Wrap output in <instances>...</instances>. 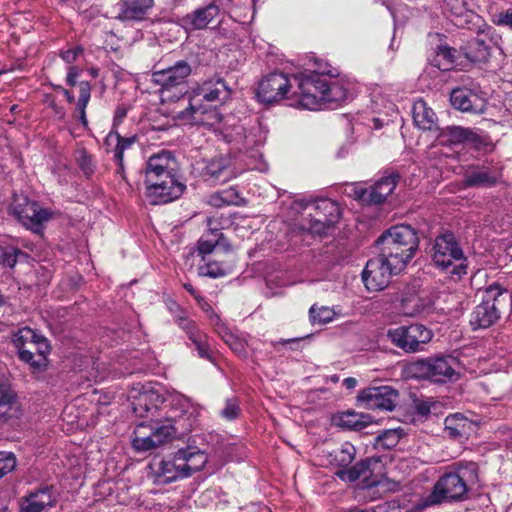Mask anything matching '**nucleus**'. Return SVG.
Here are the masks:
<instances>
[{
	"label": "nucleus",
	"instance_id": "1",
	"mask_svg": "<svg viewBox=\"0 0 512 512\" xmlns=\"http://www.w3.org/2000/svg\"><path fill=\"white\" fill-rule=\"evenodd\" d=\"M477 482L478 465L475 462L454 463L439 477L429 493L414 496L409 509L422 512L445 502L461 501Z\"/></svg>",
	"mask_w": 512,
	"mask_h": 512
},
{
	"label": "nucleus",
	"instance_id": "2",
	"mask_svg": "<svg viewBox=\"0 0 512 512\" xmlns=\"http://www.w3.org/2000/svg\"><path fill=\"white\" fill-rule=\"evenodd\" d=\"M231 93V88L222 77L216 75L206 79L192 89L188 106L177 112L175 118L185 124L203 122V116L211 107L226 102L230 99Z\"/></svg>",
	"mask_w": 512,
	"mask_h": 512
},
{
	"label": "nucleus",
	"instance_id": "3",
	"mask_svg": "<svg viewBox=\"0 0 512 512\" xmlns=\"http://www.w3.org/2000/svg\"><path fill=\"white\" fill-rule=\"evenodd\" d=\"M376 242L381 246L379 255L395 270L402 271L413 258L419 238L409 225H397L382 234Z\"/></svg>",
	"mask_w": 512,
	"mask_h": 512
},
{
	"label": "nucleus",
	"instance_id": "4",
	"mask_svg": "<svg viewBox=\"0 0 512 512\" xmlns=\"http://www.w3.org/2000/svg\"><path fill=\"white\" fill-rule=\"evenodd\" d=\"M459 361L451 355H441L419 359L410 363L407 372L415 379L429 380L444 384L459 379Z\"/></svg>",
	"mask_w": 512,
	"mask_h": 512
},
{
	"label": "nucleus",
	"instance_id": "5",
	"mask_svg": "<svg viewBox=\"0 0 512 512\" xmlns=\"http://www.w3.org/2000/svg\"><path fill=\"white\" fill-rule=\"evenodd\" d=\"M434 265L442 271L460 278L466 274V261L455 235L446 231L438 235L431 249Z\"/></svg>",
	"mask_w": 512,
	"mask_h": 512
},
{
	"label": "nucleus",
	"instance_id": "6",
	"mask_svg": "<svg viewBox=\"0 0 512 512\" xmlns=\"http://www.w3.org/2000/svg\"><path fill=\"white\" fill-rule=\"evenodd\" d=\"M295 89L292 91L294 102L309 110L319 109L325 104V95L328 87V78L323 74L302 72L293 75Z\"/></svg>",
	"mask_w": 512,
	"mask_h": 512
},
{
	"label": "nucleus",
	"instance_id": "7",
	"mask_svg": "<svg viewBox=\"0 0 512 512\" xmlns=\"http://www.w3.org/2000/svg\"><path fill=\"white\" fill-rule=\"evenodd\" d=\"M192 73L191 65L184 60L177 61L173 66L152 73V81L161 87L160 96L163 102L176 101L188 93L187 79Z\"/></svg>",
	"mask_w": 512,
	"mask_h": 512
},
{
	"label": "nucleus",
	"instance_id": "8",
	"mask_svg": "<svg viewBox=\"0 0 512 512\" xmlns=\"http://www.w3.org/2000/svg\"><path fill=\"white\" fill-rule=\"evenodd\" d=\"M386 336L405 353H416L424 350V346L432 340L433 333L422 324H410L389 328Z\"/></svg>",
	"mask_w": 512,
	"mask_h": 512
},
{
	"label": "nucleus",
	"instance_id": "9",
	"mask_svg": "<svg viewBox=\"0 0 512 512\" xmlns=\"http://www.w3.org/2000/svg\"><path fill=\"white\" fill-rule=\"evenodd\" d=\"M151 432H145L146 426L141 423L135 431L132 446L138 452H147L159 448L173 439L177 433V427L170 420H153Z\"/></svg>",
	"mask_w": 512,
	"mask_h": 512
},
{
	"label": "nucleus",
	"instance_id": "10",
	"mask_svg": "<svg viewBox=\"0 0 512 512\" xmlns=\"http://www.w3.org/2000/svg\"><path fill=\"white\" fill-rule=\"evenodd\" d=\"M356 456V448L351 443H344L340 448L329 454V464L337 468L335 475L343 481L355 482L368 469L366 460H361L353 465Z\"/></svg>",
	"mask_w": 512,
	"mask_h": 512
},
{
	"label": "nucleus",
	"instance_id": "11",
	"mask_svg": "<svg viewBox=\"0 0 512 512\" xmlns=\"http://www.w3.org/2000/svg\"><path fill=\"white\" fill-rule=\"evenodd\" d=\"M294 89L293 76L290 78L284 73L273 72L259 82L256 95L260 102L271 104L284 98L294 100L291 95Z\"/></svg>",
	"mask_w": 512,
	"mask_h": 512
},
{
	"label": "nucleus",
	"instance_id": "12",
	"mask_svg": "<svg viewBox=\"0 0 512 512\" xmlns=\"http://www.w3.org/2000/svg\"><path fill=\"white\" fill-rule=\"evenodd\" d=\"M501 294L499 285L489 286L485 293V299L471 313L470 325L473 330L489 328L499 319L500 313L496 302Z\"/></svg>",
	"mask_w": 512,
	"mask_h": 512
},
{
	"label": "nucleus",
	"instance_id": "13",
	"mask_svg": "<svg viewBox=\"0 0 512 512\" xmlns=\"http://www.w3.org/2000/svg\"><path fill=\"white\" fill-rule=\"evenodd\" d=\"M144 183L146 196L150 203L154 205L169 203L178 199L186 188L185 184L179 181L176 174Z\"/></svg>",
	"mask_w": 512,
	"mask_h": 512
},
{
	"label": "nucleus",
	"instance_id": "14",
	"mask_svg": "<svg viewBox=\"0 0 512 512\" xmlns=\"http://www.w3.org/2000/svg\"><path fill=\"white\" fill-rule=\"evenodd\" d=\"M398 180L399 175L397 173H390L368 188L353 186L352 195L362 204H381L394 191Z\"/></svg>",
	"mask_w": 512,
	"mask_h": 512
},
{
	"label": "nucleus",
	"instance_id": "15",
	"mask_svg": "<svg viewBox=\"0 0 512 512\" xmlns=\"http://www.w3.org/2000/svg\"><path fill=\"white\" fill-rule=\"evenodd\" d=\"M380 255L367 261L362 272V280L369 291H381L386 288L392 275L400 273Z\"/></svg>",
	"mask_w": 512,
	"mask_h": 512
},
{
	"label": "nucleus",
	"instance_id": "16",
	"mask_svg": "<svg viewBox=\"0 0 512 512\" xmlns=\"http://www.w3.org/2000/svg\"><path fill=\"white\" fill-rule=\"evenodd\" d=\"M193 169L205 182L212 185L224 184L234 178L229 160L224 157L199 160Z\"/></svg>",
	"mask_w": 512,
	"mask_h": 512
},
{
	"label": "nucleus",
	"instance_id": "17",
	"mask_svg": "<svg viewBox=\"0 0 512 512\" xmlns=\"http://www.w3.org/2000/svg\"><path fill=\"white\" fill-rule=\"evenodd\" d=\"M398 392L390 386L368 387L358 394V401L368 409L392 411Z\"/></svg>",
	"mask_w": 512,
	"mask_h": 512
},
{
	"label": "nucleus",
	"instance_id": "18",
	"mask_svg": "<svg viewBox=\"0 0 512 512\" xmlns=\"http://www.w3.org/2000/svg\"><path fill=\"white\" fill-rule=\"evenodd\" d=\"M437 139L441 145L465 144L476 149L486 145V138L479 134L478 131L462 126H447L443 128Z\"/></svg>",
	"mask_w": 512,
	"mask_h": 512
},
{
	"label": "nucleus",
	"instance_id": "19",
	"mask_svg": "<svg viewBox=\"0 0 512 512\" xmlns=\"http://www.w3.org/2000/svg\"><path fill=\"white\" fill-rule=\"evenodd\" d=\"M177 170L178 164L174 154L171 151L161 150L148 158L144 182L167 178V176L177 174Z\"/></svg>",
	"mask_w": 512,
	"mask_h": 512
},
{
	"label": "nucleus",
	"instance_id": "20",
	"mask_svg": "<svg viewBox=\"0 0 512 512\" xmlns=\"http://www.w3.org/2000/svg\"><path fill=\"white\" fill-rule=\"evenodd\" d=\"M14 214L23 226L38 230L42 224L51 218V212L42 208L37 202L23 198L22 202L14 205Z\"/></svg>",
	"mask_w": 512,
	"mask_h": 512
},
{
	"label": "nucleus",
	"instance_id": "21",
	"mask_svg": "<svg viewBox=\"0 0 512 512\" xmlns=\"http://www.w3.org/2000/svg\"><path fill=\"white\" fill-rule=\"evenodd\" d=\"M208 229L203 233L197 242V252L202 258L211 254L216 247L224 251H231V244L226 240L221 232L220 223L213 217L207 218Z\"/></svg>",
	"mask_w": 512,
	"mask_h": 512
},
{
	"label": "nucleus",
	"instance_id": "22",
	"mask_svg": "<svg viewBox=\"0 0 512 512\" xmlns=\"http://www.w3.org/2000/svg\"><path fill=\"white\" fill-rule=\"evenodd\" d=\"M56 504V496L51 486H43L19 500L20 512H47Z\"/></svg>",
	"mask_w": 512,
	"mask_h": 512
},
{
	"label": "nucleus",
	"instance_id": "23",
	"mask_svg": "<svg viewBox=\"0 0 512 512\" xmlns=\"http://www.w3.org/2000/svg\"><path fill=\"white\" fill-rule=\"evenodd\" d=\"M450 101L454 108L463 112L481 114L486 110L485 98L467 88L453 89Z\"/></svg>",
	"mask_w": 512,
	"mask_h": 512
},
{
	"label": "nucleus",
	"instance_id": "24",
	"mask_svg": "<svg viewBox=\"0 0 512 512\" xmlns=\"http://www.w3.org/2000/svg\"><path fill=\"white\" fill-rule=\"evenodd\" d=\"M13 344L34 347L37 355L36 364H45L46 356L50 352L48 340L29 327H23L14 334Z\"/></svg>",
	"mask_w": 512,
	"mask_h": 512
},
{
	"label": "nucleus",
	"instance_id": "25",
	"mask_svg": "<svg viewBox=\"0 0 512 512\" xmlns=\"http://www.w3.org/2000/svg\"><path fill=\"white\" fill-rule=\"evenodd\" d=\"M21 412L17 394L6 380L0 378V422L18 419Z\"/></svg>",
	"mask_w": 512,
	"mask_h": 512
},
{
	"label": "nucleus",
	"instance_id": "26",
	"mask_svg": "<svg viewBox=\"0 0 512 512\" xmlns=\"http://www.w3.org/2000/svg\"><path fill=\"white\" fill-rule=\"evenodd\" d=\"M184 452L179 449L171 458L160 461L157 476L162 483H171L180 478L189 477L185 468Z\"/></svg>",
	"mask_w": 512,
	"mask_h": 512
},
{
	"label": "nucleus",
	"instance_id": "27",
	"mask_svg": "<svg viewBox=\"0 0 512 512\" xmlns=\"http://www.w3.org/2000/svg\"><path fill=\"white\" fill-rule=\"evenodd\" d=\"M199 414V407L184 395L174 396L171 400V409L165 420H170L172 424H176L181 420L191 421ZM185 429L191 427V422L184 425Z\"/></svg>",
	"mask_w": 512,
	"mask_h": 512
},
{
	"label": "nucleus",
	"instance_id": "28",
	"mask_svg": "<svg viewBox=\"0 0 512 512\" xmlns=\"http://www.w3.org/2000/svg\"><path fill=\"white\" fill-rule=\"evenodd\" d=\"M164 402L163 397L155 391H143L133 401V411L136 416L141 418H150L153 421V417L160 405Z\"/></svg>",
	"mask_w": 512,
	"mask_h": 512
},
{
	"label": "nucleus",
	"instance_id": "29",
	"mask_svg": "<svg viewBox=\"0 0 512 512\" xmlns=\"http://www.w3.org/2000/svg\"><path fill=\"white\" fill-rule=\"evenodd\" d=\"M154 5V0H120L118 19L142 21Z\"/></svg>",
	"mask_w": 512,
	"mask_h": 512
},
{
	"label": "nucleus",
	"instance_id": "30",
	"mask_svg": "<svg viewBox=\"0 0 512 512\" xmlns=\"http://www.w3.org/2000/svg\"><path fill=\"white\" fill-rule=\"evenodd\" d=\"M444 430L454 440L467 438L474 430L471 420L460 413L448 415L444 420Z\"/></svg>",
	"mask_w": 512,
	"mask_h": 512
},
{
	"label": "nucleus",
	"instance_id": "31",
	"mask_svg": "<svg viewBox=\"0 0 512 512\" xmlns=\"http://www.w3.org/2000/svg\"><path fill=\"white\" fill-rule=\"evenodd\" d=\"M493 39L488 37L487 34H479L476 38L471 40L466 49L465 56L468 60L475 63L486 62L490 56L491 43Z\"/></svg>",
	"mask_w": 512,
	"mask_h": 512
},
{
	"label": "nucleus",
	"instance_id": "32",
	"mask_svg": "<svg viewBox=\"0 0 512 512\" xmlns=\"http://www.w3.org/2000/svg\"><path fill=\"white\" fill-rule=\"evenodd\" d=\"M325 104H341L353 97V84L344 79H328V87L325 92Z\"/></svg>",
	"mask_w": 512,
	"mask_h": 512
},
{
	"label": "nucleus",
	"instance_id": "33",
	"mask_svg": "<svg viewBox=\"0 0 512 512\" xmlns=\"http://www.w3.org/2000/svg\"><path fill=\"white\" fill-rule=\"evenodd\" d=\"M219 8L214 4L198 8L194 12L187 14L183 18V23L187 28L204 29L218 15Z\"/></svg>",
	"mask_w": 512,
	"mask_h": 512
},
{
	"label": "nucleus",
	"instance_id": "34",
	"mask_svg": "<svg viewBox=\"0 0 512 512\" xmlns=\"http://www.w3.org/2000/svg\"><path fill=\"white\" fill-rule=\"evenodd\" d=\"M415 125L421 130H432L436 125V114L423 99H417L412 106Z\"/></svg>",
	"mask_w": 512,
	"mask_h": 512
},
{
	"label": "nucleus",
	"instance_id": "35",
	"mask_svg": "<svg viewBox=\"0 0 512 512\" xmlns=\"http://www.w3.org/2000/svg\"><path fill=\"white\" fill-rule=\"evenodd\" d=\"M371 423H373V417L368 414L346 411L339 416L338 425L342 428L360 431Z\"/></svg>",
	"mask_w": 512,
	"mask_h": 512
},
{
	"label": "nucleus",
	"instance_id": "36",
	"mask_svg": "<svg viewBox=\"0 0 512 512\" xmlns=\"http://www.w3.org/2000/svg\"><path fill=\"white\" fill-rule=\"evenodd\" d=\"M113 141L116 142L115 147L113 148V157L122 168V162L124 160V151L129 149L136 141V136L132 137H122L118 132L112 130L106 137L105 144L110 145Z\"/></svg>",
	"mask_w": 512,
	"mask_h": 512
},
{
	"label": "nucleus",
	"instance_id": "37",
	"mask_svg": "<svg viewBox=\"0 0 512 512\" xmlns=\"http://www.w3.org/2000/svg\"><path fill=\"white\" fill-rule=\"evenodd\" d=\"M498 179V174L488 168H480L465 176V183L469 187H490Z\"/></svg>",
	"mask_w": 512,
	"mask_h": 512
},
{
	"label": "nucleus",
	"instance_id": "38",
	"mask_svg": "<svg viewBox=\"0 0 512 512\" xmlns=\"http://www.w3.org/2000/svg\"><path fill=\"white\" fill-rule=\"evenodd\" d=\"M314 214L309 216L313 217H324L328 222L337 223L340 218V207L339 205L328 198H322L316 201L314 204Z\"/></svg>",
	"mask_w": 512,
	"mask_h": 512
},
{
	"label": "nucleus",
	"instance_id": "39",
	"mask_svg": "<svg viewBox=\"0 0 512 512\" xmlns=\"http://www.w3.org/2000/svg\"><path fill=\"white\" fill-rule=\"evenodd\" d=\"M184 452L185 468L189 476L193 473L200 471L207 463V456L200 450H194L191 447L180 449Z\"/></svg>",
	"mask_w": 512,
	"mask_h": 512
},
{
	"label": "nucleus",
	"instance_id": "40",
	"mask_svg": "<svg viewBox=\"0 0 512 512\" xmlns=\"http://www.w3.org/2000/svg\"><path fill=\"white\" fill-rule=\"evenodd\" d=\"M216 332L221 339L236 353L244 354L246 351V340L240 338L224 324H219L216 328Z\"/></svg>",
	"mask_w": 512,
	"mask_h": 512
},
{
	"label": "nucleus",
	"instance_id": "41",
	"mask_svg": "<svg viewBox=\"0 0 512 512\" xmlns=\"http://www.w3.org/2000/svg\"><path fill=\"white\" fill-rule=\"evenodd\" d=\"M79 99L76 104V110L79 114V120L84 126H87L88 121L86 118V107L91 98V85L87 81H81L78 84Z\"/></svg>",
	"mask_w": 512,
	"mask_h": 512
},
{
	"label": "nucleus",
	"instance_id": "42",
	"mask_svg": "<svg viewBox=\"0 0 512 512\" xmlns=\"http://www.w3.org/2000/svg\"><path fill=\"white\" fill-rule=\"evenodd\" d=\"M336 312L328 306L312 305L309 309V318L312 324L323 325L334 320Z\"/></svg>",
	"mask_w": 512,
	"mask_h": 512
},
{
	"label": "nucleus",
	"instance_id": "43",
	"mask_svg": "<svg viewBox=\"0 0 512 512\" xmlns=\"http://www.w3.org/2000/svg\"><path fill=\"white\" fill-rule=\"evenodd\" d=\"M27 259L28 255L19 248L8 246L0 248V265L13 268L20 259Z\"/></svg>",
	"mask_w": 512,
	"mask_h": 512
},
{
	"label": "nucleus",
	"instance_id": "44",
	"mask_svg": "<svg viewBox=\"0 0 512 512\" xmlns=\"http://www.w3.org/2000/svg\"><path fill=\"white\" fill-rule=\"evenodd\" d=\"M432 64L443 71L452 69L454 64V54L448 46H439L436 55L432 60Z\"/></svg>",
	"mask_w": 512,
	"mask_h": 512
},
{
	"label": "nucleus",
	"instance_id": "45",
	"mask_svg": "<svg viewBox=\"0 0 512 512\" xmlns=\"http://www.w3.org/2000/svg\"><path fill=\"white\" fill-rule=\"evenodd\" d=\"M444 9L456 19L467 17L470 13L467 0H444Z\"/></svg>",
	"mask_w": 512,
	"mask_h": 512
},
{
	"label": "nucleus",
	"instance_id": "46",
	"mask_svg": "<svg viewBox=\"0 0 512 512\" xmlns=\"http://www.w3.org/2000/svg\"><path fill=\"white\" fill-rule=\"evenodd\" d=\"M238 195L234 188H229L214 193L209 198V204L215 207H221L223 205H230L236 203Z\"/></svg>",
	"mask_w": 512,
	"mask_h": 512
},
{
	"label": "nucleus",
	"instance_id": "47",
	"mask_svg": "<svg viewBox=\"0 0 512 512\" xmlns=\"http://www.w3.org/2000/svg\"><path fill=\"white\" fill-rule=\"evenodd\" d=\"M490 15L494 24L512 27V11L510 8L502 9L497 3L490 6Z\"/></svg>",
	"mask_w": 512,
	"mask_h": 512
},
{
	"label": "nucleus",
	"instance_id": "48",
	"mask_svg": "<svg viewBox=\"0 0 512 512\" xmlns=\"http://www.w3.org/2000/svg\"><path fill=\"white\" fill-rule=\"evenodd\" d=\"M402 430L390 429L384 431L377 437V445L390 449L395 447L402 437Z\"/></svg>",
	"mask_w": 512,
	"mask_h": 512
},
{
	"label": "nucleus",
	"instance_id": "49",
	"mask_svg": "<svg viewBox=\"0 0 512 512\" xmlns=\"http://www.w3.org/2000/svg\"><path fill=\"white\" fill-rule=\"evenodd\" d=\"M241 408L239 400L236 397L228 398L225 401L224 408L220 411L222 418L232 421L239 417Z\"/></svg>",
	"mask_w": 512,
	"mask_h": 512
},
{
	"label": "nucleus",
	"instance_id": "50",
	"mask_svg": "<svg viewBox=\"0 0 512 512\" xmlns=\"http://www.w3.org/2000/svg\"><path fill=\"white\" fill-rule=\"evenodd\" d=\"M199 275L210 278H219L227 274V270L218 262H208L199 266Z\"/></svg>",
	"mask_w": 512,
	"mask_h": 512
},
{
	"label": "nucleus",
	"instance_id": "51",
	"mask_svg": "<svg viewBox=\"0 0 512 512\" xmlns=\"http://www.w3.org/2000/svg\"><path fill=\"white\" fill-rule=\"evenodd\" d=\"M176 323L184 330L190 340L201 334L202 332L198 329L196 323L188 317L177 316Z\"/></svg>",
	"mask_w": 512,
	"mask_h": 512
},
{
	"label": "nucleus",
	"instance_id": "52",
	"mask_svg": "<svg viewBox=\"0 0 512 512\" xmlns=\"http://www.w3.org/2000/svg\"><path fill=\"white\" fill-rule=\"evenodd\" d=\"M26 346L27 345H15L18 350L19 359L29 364L35 370L40 369L45 364H36L37 355H35L32 350H26Z\"/></svg>",
	"mask_w": 512,
	"mask_h": 512
},
{
	"label": "nucleus",
	"instance_id": "53",
	"mask_svg": "<svg viewBox=\"0 0 512 512\" xmlns=\"http://www.w3.org/2000/svg\"><path fill=\"white\" fill-rule=\"evenodd\" d=\"M76 161L85 175L89 176L93 173L94 164L92 157L85 150L77 151Z\"/></svg>",
	"mask_w": 512,
	"mask_h": 512
},
{
	"label": "nucleus",
	"instance_id": "54",
	"mask_svg": "<svg viewBox=\"0 0 512 512\" xmlns=\"http://www.w3.org/2000/svg\"><path fill=\"white\" fill-rule=\"evenodd\" d=\"M333 225L334 223L328 222L324 217L310 216L309 230L314 234H324Z\"/></svg>",
	"mask_w": 512,
	"mask_h": 512
},
{
	"label": "nucleus",
	"instance_id": "55",
	"mask_svg": "<svg viewBox=\"0 0 512 512\" xmlns=\"http://www.w3.org/2000/svg\"><path fill=\"white\" fill-rule=\"evenodd\" d=\"M16 467V458L13 453L0 452V478Z\"/></svg>",
	"mask_w": 512,
	"mask_h": 512
},
{
	"label": "nucleus",
	"instance_id": "56",
	"mask_svg": "<svg viewBox=\"0 0 512 512\" xmlns=\"http://www.w3.org/2000/svg\"><path fill=\"white\" fill-rule=\"evenodd\" d=\"M205 339H206V335L204 333H201L198 336H196L195 338H193L191 340V342L194 344L199 357L211 361L212 355L210 353L209 346L207 345Z\"/></svg>",
	"mask_w": 512,
	"mask_h": 512
},
{
	"label": "nucleus",
	"instance_id": "57",
	"mask_svg": "<svg viewBox=\"0 0 512 512\" xmlns=\"http://www.w3.org/2000/svg\"><path fill=\"white\" fill-rule=\"evenodd\" d=\"M196 301L200 308L207 314L215 328L222 323L219 315L215 313L210 304L203 297L200 296Z\"/></svg>",
	"mask_w": 512,
	"mask_h": 512
},
{
	"label": "nucleus",
	"instance_id": "58",
	"mask_svg": "<svg viewBox=\"0 0 512 512\" xmlns=\"http://www.w3.org/2000/svg\"><path fill=\"white\" fill-rule=\"evenodd\" d=\"M128 109L124 105H120L116 108L113 119V129L118 127L127 115Z\"/></svg>",
	"mask_w": 512,
	"mask_h": 512
},
{
	"label": "nucleus",
	"instance_id": "59",
	"mask_svg": "<svg viewBox=\"0 0 512 512\" xmlns=\"http://www.w3.org/2000/svg\"><path fill=\"white\" fill-rule=\"evenodd\" d=\"M82 50L80 48H77V49H69V50H66V51H63L61 52V58L68 64H71L73 63L74 61H76L77 57H78V54L81 52Z\"/></svg>",
	"mask_w": 512,
	"mask_h": 512
},
{
	"label": "nucleus",
	"instance_id": "60",
	"mask_svg": "<svg viewBox=\"0 0 512 512\" xmlns=\"http://www.w3.org/2000/svg\"><path fill=\"white\" fill-rule=\"evenodd\" d=\"M79 74V70L75 66H69L68 73L66 77V82L69 86H75L77 84V77Z\"/></svg>",
	"mask_w": 512,
	"mask_h": 512
},
{
	"label": "nucleus",
	"instance_id": "61",
	"mask_svg": "<svg viewBox=\"0 0 512 512\" xmlns=\"http://www.w3.org/2000/svg\"><path fill=\"white\" fill-rule=\"evenodd\" d=\"M416 411L421 416H426L430 413V404L427 402H420L416 404Z\"/></svg>",
	"mask_w": 512,
	"mask_h": 512
},
{
	"label": "nucleus",
	"instance_id": "62",
	"mask_svg": "<svg viewBox=\"0 0 512 512\" xmlns=\"http://www.w3.org/2000/svg\"><path fill=\"white\" fill-rule=\"evenodd\" d=\"M172 306L175 307V313L172 314L175 322L177 316L187 317L186 312L176 302H172Z\"/></svg>",
	"mask_w": 512,
	"mask_h": 512
},
{
	"label": "nucleus",
	"instance_id": "63",
	"mask_svg": "<svg viewBox=\"0 0 512 512\" xmlns=\"http://www.w3.org/2000/svg\"><path fill=\"white\" fill-rule=\"evenodd\" d=\"M343 385L347 388V389H354L357 385V380L353 377H348V378H345L344 381H343Z\"/></svg>",
	"mask_w": 512,
	"mask_h": 512
},
{
	"label": "nucleus",
	"instance_id": "64",
	"mask_svg": "<svg viewBox=\"0 0 512 512\" xmlns=\"http://www.w3.org/2000/svg\"><path fill=\"white\" fill-rule=\"evenodd\" d=\"M183 287L185 288V290L187 292H189L196 300L200 297V295L197 293V291L193 288L192 284L190 283H185L183 285Z\"/></svg>",
	"mask_w": 512,
	"mask_h": 512
}]
</instances>
